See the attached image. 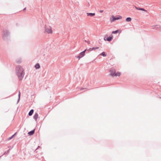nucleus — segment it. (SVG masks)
Listing matches in <instances>:
<instances>
[{
    "label": "nucleus",
    "mask_w": 161,
    "mask_h": 161,
    "mask_svg": "<svg viewBox=\"0 0 161 161\" xmlns=\"http://www.w3.org/2000/svg\"><path fill=\"white\" fill-rule=\"evenodd\" d=\"M15 70L16 74L18 77L19 78V80H22L25 74L24 69L20 65H17L16 67Z\"/></svg>",
    "instance_id": "1"
},
{
    "label": "nucleus",
    "mask_w": 161,
    "mask_h": 161,
    "mask_svg": "<svg viewBox=\"0 0 161 161\" xmlns=\"http://www.w3.org/2000/svg\"><path fill=\"white\" fill-rule=\"evenodd\" d=\"M10 32L8 29H5L2 31V36L3 40L7 42L10 41Z\"/></svg>",
    "instance_id": "2"
},
{
    "label": "nucleus",
    "mask_w": 161,
    "mask_h": 161,
    "mask_svg": "<svg viewBox=\"0 0 161 161\" xmlns=\"http://www.w3.org/2000/svg\"><path fill=\"white\" fill-rule=\"evenodd\" d=\"M122 18V17L120 15H118L116 17L114 16L113 15H112L111 18H110V21L112 22H114L117 20L121 19Z\"/></svg>",
    "instance_id": "3"
},
{
    "label": "nucleus",
    "mask_w": 161,
    "mask_h": 161,
    "mask_svg": "<svg viewBox=\"0 0 161 161\" xmlns=\"http://www.w3.org/2000/svg\"><path fill=\"white\" fill-rule=\"evenodd\" d=\"M110 75L112 76H119L121 75V73L119 72H117L116 73L115 71H113L111 70H110Z\"/></svg>",
    "instance_id": "4"
},
{
    "label": "nucleus",
    "mask_w": 161,
    "mask_h": 161,
    "mask_svg": "<svg viewBox=\"0 0 161 161\" xmlns=\"http://www.w3.org/2000/svg\"><path fill=\"white\" fill-rule=\"evenodd\" d=\"M113 37L112 35H110L108 37L106 38V36H105L104 37V40L105 41H107L108 42H110L113 39Z\"/></svg>",
    "instance_id": "5"
},
{
    "label": "nucleus",
    "mask_w": 161,
    "mask_h": 161,
    "mask_svg": "<svg viewBox=\"0 0 161 161\" xmlns=\"http://www.w3.org/2000/svg\"><path fill=\"white\" fill-rule=\"evenodd\" d=\"M87 51V49H86L82 52H80L79 55L81 56L82 57H83L85 55V54L86 52Z\"/></svg>",
    "instance_id": "6"
},
{
    "label": "nucleus",
    "mask_w": 161,
    "mask_h": 161,
    "mask_svg": "<svg viewBox=\"0 0 161 161\" xmlns=\"http://www.w3.org/2000/svg\"><path fill=\"white\" fill-rule=\"evenodd\" d=\"M99 48V47H93L92 48H90L89 49L87 50V51H88V53L89 51H92L93 50L98 49Z\"/></svg>",
    "instance_id": "7"
},
{
    "label": "nucleus",
    "mask_w": 161,
    "mask_h": 161,
    "mask_svg": "<svg viewBox=\"0 0 161 161\" xmlns=\"http://www.w3.org/2000/svg\"><path fill=\"white\" fill-rule=\"evenodd\" d=\"M86 14L87 16H90V17H93L95 15V13H87Z\"/></svg>",
    "instance_id": "8"
},
{
    "label": "nucleus",
    "mask_w": 161,
    "mask_h": 161,
    "mask_svg": "<svg viewBox=\"0 0 161 161\" xmlns=\"http://www.w3.org/2000/svg\"><path fill=\"white\" fill-rule=\"evenodd\" d=\"M35 131V129H34L33 130L29 132L28 133V134L29 136H32L34 134Z\"/></svg>",
    "instance_id": "9"
},
{
    "label": "nucleus",
    "mask_w": 161,
    "mask_h": 161,
    "mask_svg": "<svg viewBox=\"0 0 161 161\" xmlns=\"http://www.w3.org/2000/svg\"><path fill=\"white\" fill-rule=\"evenodd\" d=\"M135 8L137 10H142V11H145V12H147V10L145 9L144 8H143L138 7H137L136 6H135Z\"/></svg>",
    "instance_id": "10"
},
{
    "label": "nucleus",
    "mask_w": 161,
    "mask_h": 161,
    "mask_svg": "<svg viewBox=\"0 0 161 161\" xmlns=\"http://www.w3.org/2000/svg\"><path fill=\"white\" fill-rule=\"evenodd\" d=\"M46 31L48 34H51L53 32L52 30L51 29H46Z\"/></svg>",
    "instance_id": "11"
},
{
    "label": "nucleus",
    "mask_w": 161,
    "mask_h": 161,
    "mask_svg": "<svg viewBox=\"0 0 161 161\" xmlns=\"http://www.w3.org/2000/svg\"><path fill=\"white\" fill-rule=\"evenodd\" d=\"M38 114L37 113H36L33 116V118L36 121L38 118Z\"/></svg>",
    "instance_id": "12"
},
{
    "label": "nucleus",
    "mask_w": 161,
    "mask_h": 161,
    "mask_svg": "<svg viewBox=\"0 0 161 161\" xmlns=\"http://www.w3.org/2000/svg\"><path fill=\"white\" fill-rule=\"evenodd\" d=\"M17 132H16L15 133H14V134H13V135H12L10 137H8L7 140V141H9V140H11L14 137V136L16 135V134H17Z\"/></svg>",
    "instance_id": "13"
},
{
    "label": "nucleus",
    "mask_w": 161,
    "mask_h": 161,
    "mask_svg": "<svg viewBox=\"0 0 161 161\" xmlns=\"http://www.w3.org/2000/svg\"><path fill=\"white\" fill-rule=\"evenodd\" d=\"M34 112V110L33 109H31L28 113V115L29 116H31L33 114Z\"/></svg>",
    "instance_id": "14"
},
{
    "label": "nucleus",
    "mask_w": 161,
    "mask_h": 161,
    "mask_svg": "<svg viewBox=\"0 0 161 161\" xmlns=\"http://www.w3.org/2000/svg\"><path fill=\"white\" fill-rule=\"evenodd\" d=\"M40 66L39 63H37L35 65V68L36 69H39L40 68Z\"/></svg>",
    "instance_id": "15"
},
{
    "label": "nucleus",
    "mask_w": 161,
    "mask_h": 161,
    "mask_svg": "<svg viewBox=\"0 0 161 161\" xmlns=\"http://www.w3.org/2000/svg\"><path fill=\"white\" fill-rule=\"evenodd\" d=\"M121 31L119 32V30H118L115 31H113L112 32V34H116L119 32V33H120Z\"/></svg>",
    "instance_id": "16"
},
{
    "label": "nucleus",
    "mask_w": 161,
    "mask_h": 161,
    "mask_svg": "<svg viewBox=\"0 0 161 161\" xmlns=\"http://www.w3.org/2000/svg\"><path fill=\"white\" fill-rule=\"evenodd\" d=\"M131 20V18L130 17L127 18L125 19V21L127 22H130Z\"/></svg>",
    "instance_id": "17"
},
{
    "label": "nucleus",
    "mask_w": 161,
    "mask_h": 161,
    "mask_svg": "<svg viewBox=\"0 0 161 161\" xmlns=\"http://www.w3.org/2000/svg\"><path fill=\"white\" fill-rule=\"evenodd\" d=\"M103 57H106L107 56V54L105 53V52H103L101 53L100 54Z\"/></svg>",
    "instance_id": "18"
},
{
    "label": "nucleus",
    "mask_w": 161,
    "mask_h": 161,
    "mask_svg": "<svg viewBox=\"0 0 161 161\" xmlns=\"http://www.w3.org/2000/svg\"><path fill=\"white\" fill-rule=\"evenodd\" d=\"M10 150V149H9L8 150H7V151H5L3 154L2 155L3 156L4 155H6L8 154Z\"/></svg>",
    "instance_id": "19"
},
{
    "label": "nucleus",
    "mask_w": 161,
    "mask_h": 161,
    "mask_svg": "<svg viewBox=\"0 0 161 161\" xmlns=\"http://www.w3.org/2000/svg\"><path fill=\"white\" fill-rule=\"evenodd\" d=\"M21 62V60L20 59H19L18 60L16 61V62L18 64H20Z\"/></svg>",
    "instance_id": "20"
},
{
    "label": "nucleus",
    "mask_w": 161,
    "mask_h": 161,
    "mask_svg": "<svg viewBox=\"0 0 161 161\" xmlns=\"http://www.w3.org/2000/svg\"><path fill=\"white\" fill-rule=\"evenodd\" d=\"M77 58H78L79 59H80V58H81L82 57L81 56H80L79 55L77 57Z\"/></svg>",
    "instance_id": "21"
},
{
    "label": "nucleus",
    "mask_w": 161,
    "mask_h": 161,
    "mask_svg": "<svg viewBox=\"0 0 161 161\" xmlns=\"http://www.w3.org/2000/svg\"><path fill=\"white\" fill-rule=\"evenodd\" d=\"M13 147V146L12 147H11V146H8V147L10 148L9 149H10V150Z\"/></svg>",
    "instance_id": "22"
},
{
    "label": "nucleus",
    "mask_w": 161,
    "mask_h": 161,
    "mask_svg": "<svg viewBox=\"0 0 161 161\" xmlns=\"http://www.w3.org/2000/svg\"><path fill=\"white\" fill-rule=\"evenodd\" d=\"M86 89H87V88H81L80 89V90L82 91V90H86Z\"/></svg>",
    "instance_id": "23"
},
{
    "label": "nucleus",
    "mask_w": 161,
    "mask_h": 161,
    "mask_svg": "<svg viewBox=\"0 0 161 161\" xmlns=\"http://www.w3.org/2000/svg\"><path fill=\"white\" fill-rule=\"evenodd\" d=\"M40 147L39 146H38L37 147L35 150V151H36L39 148H40Z\"/></svg>",
    "instance_id": "24"
},
{
    "label": "nucleus",
    "mask_w": 161,
    "mask_h": 161,
    "mask_svg": "<svg viewBox=\"0 0 161 161\" xmlns=\"http://www.w3.org/2000/svg\"><path fill=\"white\" fill-rule=\"evenodd\" d=\"M18 97L20 98V92L19 91V95H18Z\"/></svg>",
    "instance_id": "25"
},
{
    "label": "nucleus",
    "mask_w": 161,
    "mask_h": 161,
    "mask_svg": "<svg viewBox=\"0 0 161 161\" xmlns=\"http://www.w3.org/2000/svg\"><path fill=\"white\" fill-rule=\"evenodd\" d=\"M20 98L18 97V101H17V103L19 102V101L20 100Z\"/></svg>",
    "instance_id": "26"
},
{
    "label": "nucleus",
    "mask_w": 161,
    "mask_h": 161,
    "mask_svg": "<svg viewBox=\"0 0 161 161\" xmlns=\"http://www.w3.org/2000/svg\"><path fill=\"white\" fill-rule=\"evenodd\" d=\"M103 10H100L99 12L100 13H103Z\"/></svg>",
    "instance_id": "27"
},
{
    "label": "nucleus",
    "mask_w": 161,
    "mask_h": 161,
    "mask_svg": "<svg viewBox=\"0 0 161 161\" xmlns=\"http://www.w3.org/2000/svg\"><path fill=\"white\" fill-rule=\"evenodd\" d=\"M26 9V8H24L23 9V10L24 11V10H25Z\"/></svg>",
    "instance_id": "28"
},
{
    "label": "nucleus",
    "mask_w": 161,
    "mask_h": 161,
    "mask_svg": "<svg viewBox=\"0 0 161 161\" xmlns=\"http://www.w3.org/2000/svg\"><path fill=\"white\" fill-rule=\"evenodd\" d=\"M3 156V155H2L1 156H0V158Z\"/></svg>",
    "instance_id": "29"
}]
</instances>
